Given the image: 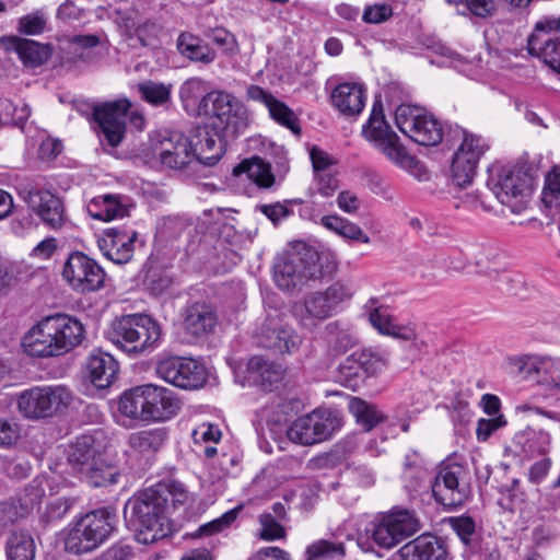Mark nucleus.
Masks as SVG:
<instances>
[{
  "label": "nucleus",
  "mask_w": 560,
  "mask_h": 560,
  "mask_svg": "<svg viewBox=\"0 0 560 560\" xmlns=\"http://www.w3.org/2000/svg\"><path fill=\"white\" fill-rule=\"evenodd\" d=\"M238 512L240 508H235L225 512L222 516L200 526L196 536H209L222 532L236 520Z\"/></svg>",
  "instance_id": "53"
},
{
  "label": "nucleus",
  "mask_w": 560,
  "mask_h": 560,
  "mask_svg": "<svg viewBox=\"0 0 560 560\" xmlns=\"http://www.w3.org/2000/svg\"><path fill=\"white\" fill-rule=\"evenodd\" d=\"M351 298L352 291L347 284L335 282L325 291L308 294L304 303L295 307V314L304 327L311 328L332 316Z\"/></svg>",
  "instance_id": "10"
},
{
  "label": "nucleus",
  "mask_w": 560,
  "mask_h": 560,
  "mask_svg": "<svg viewBox=\"0 0 560 560\" xmlns=\"http://www.w3.org/2000/svg\"><path fill=\"white\" fill-rule=\"evenodd\" d=\"M88 212L94 219L112 221L127 215V208L120 202L118 196L104 195L90 201Z\"/></svg>",
  "instance_id": "35"
},
{
  "label": "nucleus",
  "mask_w": 560,
  "mask_h": 560,
  "mask_svg": "<svg viewBox=\"0 0 560 560\" xmlns=\"http://www.w3.org/2000/svg\"><path fill=\"white\" fill-rule=\"evenodd\" d=\"M337 205L343 212L354 214L361 208V200L355 192L343 190L337 197Z\"/></svg>",
  "instance_id": "64"
},
{
  "label": "nucleus",
  "mask_w": 560,
  "mask_h": 560,
  "mask_svg": "<svg viewBox=\"0 0 560 560\" xmlns=\"http://www.w3.org/2000/svg\"><path fill=\"white\" fill-rule=\"evenodd\" d=\"M315 189L323 197H331L338 189L337 178L330 172L315 175Z\"/></svg>",
  "instance_id": "61"
},
{
  "label": "nucleus",
  "mask_w": 560,
  "mask_h": 560,
  "mask_svg": "<svg viewBox=\"0 0 560 560\" xmlns=\"http://www.w3.org/2000/svg\"><path fill=\"white\" fill-rule=\"evenodd\" d=\"M233 174L235 176L245 174L248 179L265 188L270 187L275 182L270 166L259 158L243 161L234 167Z\"/></svg>",
  "instance_id": "37"
},
{
  "label": "nucleus",
  "mask_w": 560,
  "mask_h": 560,
  "mask_svg": "<svg viewBox=\"0 0 560 560\" xmlns=\"http://www.w3.org/2000/svg\"><path fill=\"white\" fill-rule=\"evenodd\" d=\"M62 277L74 291L86 293L102 289L106 275L94 259L74 252L63 265Z\"/></svg>",
  "instance_id": "14"
},
{
  "label": "nucleus",
  "mask_w": 560,
  "mask_h": 560,
  "mask_svg": "<svg viewBox=\"0 0 560 560\" xmlns=\"http://www.w3.org/2000/svg\"><path fill=\"white\" fill-rule=\"evenodd\" d=\"M323 276L320 254L304 242H296L279 254L273 264L276 284L284 291L301 288Z\"/></svg>",
  "instance_id": "2"
},
{
  "label": "nucleus",
  "mask_w": 560,
  "mask_h": 560,
  "mask_svg": "<svg viewBox=\"0 0 560 560\" xmlns=\"http://www.w3.org/2000/svg\"><path fill=\"white\" fill-rule=\"evenodd\" d=\"M166 504L167 499L153 488L137 493L126 502L124 517L138 542L153 544L171 533Z\"/></svg>",
  "instance_id": "1"
},
{
  "label": "nucleus",
  "mask_w": 560,
  "mask_h": 560,
  "mask_svg": "<svg viewBox=\"0 0 560 560\" xmlns=\"http://www.w3.org/2000/svg\"><path fill=\"white\" fill-rule=\"evenodd\" d=\"M370 323L383 335H388L395 323L387 307L380 306L371 310L369 315Z\"/></svg>",
  "instance_id": "55"
},
{
  "label": "nucleus",
  "mask_w": 560,
  "mask_h": 560,
  "mask_svg": "<svg viewBox=\"0 0 560 560\" xmlns=\"http://www.w3.org/2000/svg\"><path fill=\"white\" fill-rule=\"evenodd\" d=\"M31 116V108L23 102H13L10 98H0V124L23 128Z\"/></svg>",
  "instance_id": "42"
},
{
  "label": "nucleus",
  "mask_w": 560,
  "mask_h": 560,
  "mask_svg": "<svg viewBox=\"0 0 560 560\" xmlns=\"http://www.w3.org/2000/svg\"><path fill=\"white\" fill-rule=\"evenodd\" d=\"M135 231L108 229L98 238L97 244L104 256L115 264H127L133 255Z\"/></svg>",
  "instance_id": "23"
},
{
  "label": "nucleus",
  "mask_w": 560,
  "mask_h": 560,
  "mask_svg": "<svg viewBox=\"0 0 560 560\" xmlns=\"http://www.w3.org/2000/svg\"><path fill=\"white\" fill-rule=\"evenodd\" d=\"M141 98L153 106H162L171 100L172 85L151 80L138 84Z\"/></svg>",
  "instance_id": "46"
},
{
  "label": "nucleus",
  "mask_w": 560,
  "mask_h": 560,
  "mask_svg": "<svg viewBox=\"0 0 560 560\" xmlns=\"http://www.w3.org/2000/svg\"><path fill=\"white\" fill-rule=\"evenodd\" d=\"M402 560H447L446 542L436 536L423 534L399 549Z\"/></svg>",
  "instance_id": "25"
},
{
  "label": "nucleus",
  "mask_w": 560,
  "mask_h": 560,
  "mask_svg": "<svg viewBox=\"0 0 560 560\" xmlns=\"http://www.w3.org/2000/svg\"><path fill=\"white\" fill-rule=\"evenodd\" d=\"M488 148L480 136L463 132V140L452 161V179L458 187H466L472 182L478 163Z\"/></svg>",
  "instance_id": "15"
},
{
  "label": "nucleus",
  "mask_w": 560,
  "mask_h": 560,
  "mask_svg": "<svg viewBox=\"0 0 560 560\" xmlns=\"http://www.w3.org/2000/svg\"><path fill=\"white\" fill-rule=\"evenodd\" d=\"M393 15V9L387 3H376L372 5H366L362 20L369 24H380L387 21Z\"/></svg>",
  "instance_id": "57"
},
{
  "label": "nucleus",
  "mask_w": 560,
  "mask_h": 560,
  "mask_svg": "<svg viewBox=\"0 0 560 560\" xmlns=\"http://www.w3.org/2000/svg\"><path fill=\"white\" fill-rule=\"evenodd\" d=\"M118 362L115 358L103 351H93L85 362L86 376L98 389L109 387L118 375Z\"/></svg>",
  "instance_id": "27"
},
{
  "label": "nucleus",
  "mask_w": 560,
  "mask_h": 560,
  "mask_svg": "<svg viewBox=\"0 0 560 560\" xmlns=\"http://www.w3.org/2000/svg\"><path fill=\"white\" fill-rule=\"evenodd\" d=\"M337 380L346 387L352 389L357 388L365 380L362 368L359 364L354 352L339 364Z\"/></svg>",
  "instance_id": "44"
},
{
  "label": "nucleus",
  "mask_w": 560,
  "mask_h": 560,
  "mask_svg": "<svg viewBox=\"0 0 560 560\" xmlns=\"http://www.w3.org/2000/svg\"><path fill=\"white\" fill-rule=\"evenodd\" d=\"M363 133L368 140L373 141L374 144L388 138L389 135H395L390 127L385 121L382 107L374 104L368 124L363 127Z\"/></svg>",
  "instance_id": "45"
},
{
  "label": "nucleus",
  "mask_w": 560,
  "mask_h": 560,
  "mask_svg": "<svg viewBox=\"0 0 560 560\" xmlns=\"http://www.w3.org/2000/svg\"><path fill=\"white\" fill-rule=\"evenodd\" d=\"M395 121L404 135L421 145H436L443 139L441 124L420 107L406 104L398 106Z\"/></svg>",
  "instance_id": "12"
},
{
  "label": "nucleus",
  "mask_w": 560,
  "mask_h": 560,
  "mask_svg": "<svg viewBox=\"0 0 560 560\" xmlns=\"http://www.w3.org/2000/svg\"><path fill=\"white\" fill-rule=\"evenodd\" d=\"M7 556L9 560H34L35 542L26 530L13 532L7 542Z\"/></svg>",
  "instance_id": "39"
},
{
  "label": "nucleus",
  "mask_w": 560,
  "mask_h": 560,
  "mask_svg": "<svg viewBox=\"0 0 560 560\" xmlns=\"http://www.w3.org/2000/svg\"><path fill=\"white\" fill-rule=\"evenodd\" d=\"M47 24V16L42 11H35L19 20V32L25 35H39Z\"/></svg>",
  "instance_id": "52"
},
{
  "label": "nucleus",
  "mask_w": 560,
  "mask_h": 560,
  "mask_svg": "<svg viewBox=\"0 0 560 560\" xmlns=\"http://www.w3.org/2000/svg\"><path fill=\"white\" fill-rule=\"evenodd\" d=\"M208 90L207 82L201 78H190L186 80L180 89L179 96L183 102H196L198 98H202Z\"/></svg>",
  "instance_id": "54"
},
{
  "label": "nucleus",
  "mask_w": 560,
  "mask_h": 560,
  "mask_svg": "<svg viewBox=\"0 0 560 560\" xmlns=\"http://www.w3.org/2000/svg\"><path fill=\"white\" fill-rule=\"evenodd\" d=\"M469 12L480 19L492 16L497 11V0H463Z\"/></svg>",
  "instance_id": "59"
},
{
  "label": "nucleus",
  "mask_w": 560,
  "mask_h": 560,
  "mask_svg": "<svg viewBox=\"0 0 560 560\" xmlns=\"http://www.w3.org/2000/svg\"><path fill=\"white\" fill-rule=\"evenodd\" d=\"M145 385L148 422H164L178 413L182 402L174 392L154 384Z\"/></svg>",
  "instance_id": "24"
},
{
  "label": "nucleus",
  "mask_w": 560,
  "mask_h": 560,
  "mask_svg": "<svg viewBox=\"0 0 560 560\" xmlns=\"http://www.w3.org/2000/svg\"><path fill=\"white\" fill-rule=\"evenodd\" d=\"M468 475V470L463 465L456 463L442 465L431 481L434 500L446 508L463 505L470 493Z\"/></svg>",
  "instance_id": "11"
},
{
  "label": "nucleus",
  "mask_w": 560,
  "mask_h": 560,
  "mask_svg": "<svg viewBox=\"0 0 560 560\" xmlns=\"http://www.w3.org/2000/svg\"><path fill=\"white\" fill-rule=\"evenodd\" d=\"M179 52L195 62L210 65L214 61L217 54L208 45L202 44L200 38L190 34L182 33L177 38Z\"/></svg>",
  "instance_id": "34"
},
{
  "label": "nucleus",
  "mask_w": 560,
  "mask_h": 560,
  "mask_svg": "<svg viewBox=\"0 0 560 560\" xmlns=\"http://www.w3.org/2000/svg\"><path fill=\"white\" fill-rule=\"evenodd\" d=\"M354 353L365 377L381 372L388 363V358L384 353L371 350H360Z\"/></svg>",
  "instance_id": "48"
},
{
  "label": "nucleus",
  "mask_w": 560,
  "mask_h": 560,
  "mask_svg": "<svg viewBox=\"0 0 560 560\" xmlns=\"http://www.w3.org/2000/svg\"><path fill=\"white\" fill-rule=\"evenodd\" d=\"M331 101L342 115L354 117L363 110L366 93L363 86L358 83H340L334 89Z\"/></svg>",
  "instance_id": "28"
},
{
  "label": "nucleus",
  "mask_w": 560,
  "mask_h": 560,
  "mask_svg": "<svg viewBox=\"0 0 560 560\" xmlns=\"http://www.w3.org/2000/svg\"><path fill=\"white\" fill-rule=\"evenodd\" d=\"M249 378L264 390L270 389L282 380V368L262 357L255 355L248 360Z\"/></svg>",
  "instance_id": "31"
},
{
  "label": "nucleus",
  "mask_w": 560,
  "mask_h": 560,
  "mask_svg": "<svg viewBox=\"0 0 560 560\" xmlns=\"http://www.w3.org/2000/svg\"><path fill=\"white\" fill-rule=\"evenodd\" d=\"M156 375L163 381L183 389H197L207 382L206 369L192 359L170 357L160 360Z\"/></svg>",
  "instance_id": "16"
},
{
  "label": "nucleus",
  "mask_w": 560,
  "mask_h": 560,
  "mask_svg": "<svg viewBox=\"0 0 560 560\" xmlns=\"http://www.w3.org/2000/svg\"><path fill=\"white\" fill-rule=\"evenodd\" d=\"M528 50L560 73V19L539 21L528 38Z\"/></svg>",
  "instance_id": "17"
},
{
  "label": "nucleus",
  "mask_w": 560,
  "mask_h": 560,
  "mask_svg": "<svg viewBox=\"0 0 560 560\" xmlns=\"http://www.w3.org/2000/svg\"><path fill=\"white\" fill-rule=\"evenodd\" d=\"M258 522L260 525L259 537L262 540L272 541L285 536V530L282 526L283 521L276 518L269 511L260 514Z\"/></svg>",
  "instance_id": "49"
},
{
  "label": "nucleus",
  "mask_w": 560,
  "mask_h": 560,
  "mask_svg": "<svg viewBox=\"0 0 560 560\" xmlns=\"http://www.w3.org/2000/svg\"><path fill=\"white\" fill-rule=\"evenodd\" d=\"M210 39L222 48L226 55H235L238 52V44L235 36L224 28H215L209 35Z\"/></svg>",
  "instance_id": "56"
},
{
  "label": "nucleus",
  "mask_w": 560,
  "mask_h": 560,
  "mask_svg": "<svg viewBox=\"0 0 560 560\" xmlns=\"http://www.w3.org/2000/svg\"><path fill=\"white\" fill-rule=\"evenodd\" d=\"M306 553V560H328L337 556H343L345 549L341 542L318 540L307 548Z\"/></svg>",
  "instance_id": "50"
},
{
  "label": "nucleus",
  "mask_w": 560,
  "mask_h": 560,
  "mask_svg": "<svg viewBox=\"0 0 560 560\" xmlns=\"http://www.w3.org/2000/svg\"><path fill=\"white\" fill-rule=\"evenodd\" d=\"M389 161L402 168H411L416 165V160L399 143L398 136L389 135L388 138L374 144Z\"/></svg>",
  "instance_id": "41"
},
{
  "label": "nucleus",
  "mask_w": 560,
  "mask_h": 560,
  "mask_svg": "<svg viewBox=\"0 0 560 560\" xmlns=\"http://www.w3.org/2000/svg\"><path fill=\"white\" fill-rule=\"evenodd\" d=\"M267 109L270 117L278 124L290 129L296 136L301 133L300 120L298 116L283 102L275 97Z\"/></svg>",
  "instance_id": "47"
},
{
  "label": "nucleus",
  "mask_w": 560,
  "mask_h": 560,
  "mask_svg": "<svg viewBox=\"0 0 560 560\" xmlns=\"http://www.w3.org/2000/svg\"><path fill=\"white\" fill-rule=\"evenodd\" d=\"M253 340L258 347L272 350L279 354H294L302 345V337L277 310L266 314L256 327Z\"/></svg>",
  "instance_id": "9"
},
{
  "label": "nucleus",
  "mask_w": 560,
  "mask_h": 560,
  "mask_svg": "<svg viewBox=\"0 0 560 560\" xmlns=\"http://www.w3.org/2000/svg\"><path fill=\"white\" fill-rule=\"evenodd\" d=\"M418 518L407 510L393 511L381 517L372 532L373 540L390 549L419 530Z\"/></svg>",
  "instance_id": "18"
},
{
  "label": "nucleus",
  "mask_w": 560,
  "mask_h": 560,
  "mask_svg": "<svg viewBox=\"0 0 560 560\" xmlns=\"http://www.w3.org/2000/svg\"><path fill=\"white\" fill-rule=\"evenodd\" d=\"M368 187L374 195L385 200L392 201L395 197L392 186L377 174L372 173L368 175Z\"/></svg>",
  "instance_id": "60"
},
{
  "label": "nucleus",
  "mask_w": 560,
  "mask_h": 560,
  "mask_svg": "<svg viewBox=\"0 0 560 560\" xmlns=\"http://www.w3.org/2000/svg\"><path fill=\"white\" fill-rule=\"evenodd\" d=\"M8 48L14 50L21 61L31 68L43 65L50 56V49L32 39L20 37L8 38Z\"/></svg>",
  "instance_id": "32"
},
{
  "label": "nucleus",
  "mask_w": 560,
  "mask_h": 560,
  "mask_svg": "<svg viewBox=\"0 0 560 560\" xmlns=\"http://www.w3.org/2000/svg\"><path fill=\"white\" fill-rule=\"evenodd\" d=\"M73 500L68 498H57L50 501L47 505V517L50 521L61 520L72 508Z\"/></svg>",
  "instance_id": "63"
},
{
  "label": "nucleus",
  "mask_w": 560,
  "mask_h": 560,
  "mask_svg": "<svg viewBox=\"0 0 560 560\" xmlns=\"http://www.w3.org/2000/svg\"><path fill=\"white\" fill-rule=\"evenodd\" d=\"M61 354L68 353L85 339V327L80 319L68 314L48 316Z\"/></svg>",
  "instance_id": "26"
},
{
  "label": "nucleus",
  "mask_w": 560,
  "mask_h": 560,
  "mask_svg": "<svg viewBox=\"0 0 560 560\" xmlns=\"http://www.w3.org/2000/svg\"><path fill=\"white\" fill-rule=\"evenodd\" d=\"M195 141L179 132L153 142V155L170 168L179 170L195 161Z\"/></svg>",
  "instance_id": "21"
},
{
  "label": "nucleus",
  "mask_w": 560,
  "mask_h": 560,
  "mask_svg": "<svg viewBox=\"0 0 560 560\" xmlns=\"http://www.w3.org/2000/svg\"><path fill=\"white\" fill-rule=\"evenodd\" d=\"M198 113L209 115L211 127L222 137L234 138L248 126L245 105L226 92L207 93L199 101Z\"/></svg>",
  "instance_id": "4"
},
{
  "label": "nucleus",
  "mask_w": 560,
  "mask_h": 560,
  "mask_svg": "<svg viewBox=\"0 0 560 560\" xmlns=\"http://www.w3.org/2000/svg\"><path fill=\"white\" fill-rule=\"evenodd\" d=\"M488 186L497 199L518 213L532 191V178L522 170L512 166H492Z\"/></svg>",
  "instance_id": "8"
},
{
  "label": "nucleus",
  "mask_w": 560,
  "mask_h": 560,
  "mask_svg": "<svg viewBox=\"0 0 560 560\" xmlns=\"http://www.w3.org/2000/svg\"><path fill=\"white\" fill-rule=\"evenodd\" d=\"M68 463L81 479L93 487L117 482L118 469L105 463L95 448L92 436L82 435L69 446Z\"/></svg>",
  "instance_id": "6"
},
{
  "label": "nucleus",
  "mask_w": 560,
  "mask_h": 560,
  "mask_svg": "<svg viewBox=\"0 0 560 560\" xmlns=\"http://www.w3.org/2000/svg\"><path fill=\"white\" fill-rule=\"evenodd\" d=\"M506 424L505 419L502 416L491 418V419H480L477 424V439L479 441H487L488 438L499 428H502Z\"/></svg>",
  "instance_id": "62"
},
{
  "label": "nucleus",
  "mask_w": 560,
  "mask_h": 560,
  "mask_svg": "<svg viewBox=\"0 0 560 560\" xmlns=\"http://www.w3.org/2000/svg\"><path fill=\"white\" fill-rule=\"evenodd\" d=\"M147 385L136 386L119 398L120 413L131 420L148 422Z\"/></svg>",
  "instance_id": "33"
},
{
  "label": "nucleus",
  "mask_w": 560,
  "mask_h": 560,
  "mask_svg": "<svg viewBox=\"0 0 560 560\" xmlns=\"http://www.w3.org/2000/svg\"><path fill=\"white\" fill-rule=\"evenodd\" d=\"M100 44L95 35H78L70 42L69 52L72 55L73 62L93 63L97 60V55L93 50Z\"/></svg>",
  "instance_id": "43"
},
{
  "label": "nucleus",
  "mask_w": 560,
  "mask_h": 560,
  "mask_svg": "<svg viewBox=\"0 0 560 560\" xmlns=\"http://www.w3.org/2000/svg\"><path fill=\"white\" fill-rule=\"evenodd\" d=\"M20 196L46 226L52 230L62 228L66 213L63 203L58 196L34 185L21 188Z\"/></svg>",
  "instance_id": "19"
},
{
  "label": "nucleus",
  "mask_w": 560,
  "mask_h": 560,
  "mask_svg": "<svg viewBox=\"0 0 560 560\" xmlns=\"http://www.w3.org/2000/svg\"><path fill=\"white\" fill-rule=\"evenodd\" d=\"M341 425L340 418L330 409H316L292 422L288 430L290 441L313 445L329 439Z\"/></svg>",
  "instance_id": "13"
},
{
  "label": "nucleus",
  "mask_w": 560,
  "mask_h": 560,
  "mask_svg": "<svg viewBox=\"0 0 560 560\" xmlns=\"http://www.w3.org/2000/svg\"><path fill=\"white\" fill-rule=\"evenodd\" d=\"M22 347L25 353L34 358L62 355L48 316L24 335Z\"/></svg>",
  "instance_id": "22"
},
{
  "label": "nucleus",
  "mask_w": 560,
  "mask_h": 560,
  "mask_svg": "<svg viewBox=\"0 0 560 560\" xmlns=\"http://www.w3.org/2000/svg\"><path fill=\"white\" fill-rule=\"evenodd\" d=\"M105 337L122 352L139 357L155 348L161 338V327L149 315L131 314L113 320Z\"/></svg>",
  "instance_id": "3"
},
{
  "label": "nucleus",
  "mask_w": 560,
  "mask_h": 560,
  "mask_svg": "<svg viewBox=\"0 0 560 560\" xmlns=\"http://www.w3.org/2000/svg\"><path fill=\"white\" fill-rule=\"evenodd\" d=\"M130 105L128 100L122 98L105 103L94 109V119L105 140L113 148L119 145L125 136Z\"/></svg>",
  "instance_id": "20"
},
{
  "label": "nucleus",
  "mask_w": 560,
  "mask_h": 560,
  "mask_svg": "<svg viewBox=\"0 0 560 560\" xmlns=\"http://www.w3.org/2000/svg\"><path fill=\"white\" fill-rule=\"evenodd\" d=\"M349 410L355 418L357 422L362 425L365 431H371L380 422L385 420V416L376 406L358 397L350 400Z\"/></svg>",
  "instance_id": "40"
},
{
  "label": "nucleus",
  "mask_w": 560,
  "mask_h": 560,
  "mask_svg": "<svg viewBox=\"0 0 560 560\" xmlns=\"http://www.w3.org/2000/svg\"><path fill=\"white\" fill-rule=\"evenodd\" d=\"M165 440L166 431L163 428H156L130 434L129 445L138 453L150 454L160 450Z\"/></svg>",
  "instance_id": "38"
},
{
  "label": "nucleus",
  "mask_w": 560,
  "mask_h": 560,
  "mask_svg": "<svg viewBox=\"0 0 560 560\" xmlns=\"http://www.w3.org/2000/svg\"><path fill=\"white\" fill-rule=\"evenodd\" d=\"M542 202L547 207H555L560 201V167H553L546 176L542 189Z\"/></svg>",
  "instance_id": "51"
},
{
  "label": "nucleus",
  "mask_w": 560,
  "mask_h": 560,
  "mask_svg": "<svg viewBox=\"0 0 560 560\" xmlns=\"http://www.w3.org/2000/svg\"><path fill=\"white\" fill-rule=\"evenodd\" d=\"M75 395L66 385L34 386L19 394L16 406L26 419L40 420L66 412L74 402Z\"/></svg>",
  "instance_id": "5"
},
{
  "label": "nucleus",
  "mask_w": 560,
  "mask_h": 560,
  "mask_svg": "<svg viewBox=\"0 0 560 560\" xmlns=\"http://www.w3.org/2000/svg\"><path fill=\"white\" fill-rule=\"evenodd\" d=\"M320 223L327 230L351 241L369 244L371 238L357 224L337 214L324 215Z\"/></svg>",
  "instance_id": "36"
},
{
  "label": "nucleus",
  "mask_w": 560,
  "mask_h": 560,
  "mask_svg": "<svg viewBox=\"0 0 560 560\" xmlns=\"http://www.w3.org/2000/svg\"><path fill=\"white\" fill-rule=\"evenodd\" d=\"M215 324V313L205 303L192 304L186 311L184 327L186 332L195 338L210 334Z\"/></svg>",
  "instance_id": "30"
},
{
  "label": "nucleus",
  "mask_w": 560,
  "mask_h": 560,
  "mask_svg": "<svg viewBox=\"0 0 560 560\" xmlns=\"http://www.w3.org/2000/svg\"><path fill=\"white\" fill-rule=\"evenodd\" d=\"M115 523L116 515L108 509L86 513L68 534L66 548L77 555L93 551L108 539Z\"/></svg>",
  "instance_id": "7"
},
{
  "label": "nucleus",
  "mask_w": 560,
  "mask_h": 560,
  "mask_svg": "<svg viewBox=\"0 0 560 560\" xmlns=\"http://www.w3.org/2000/svg\"><path fill=\"white\" fill-rule=\"evenodd\" d=\"M542 371L545 373L544 382L557 389L560 390V359H545L541 361L538 371Z\"/></svg>",
  "instance_id": "58"
},
{
  "label": "nucleus",
  "mask_w": 560,
  "mask_h": 560,
  "mask_svg": "<svg viewBox=\"0 0 560 560\" xmlns=\"http://www.w3.org/2000/svg\"><path fill=\"white\" fill-rule=\"evenodd\" d=\"M221 133L210 135L207 128H198L191 137L195 141V160L200 164L212 166L223 154V139Z\"/></svg>",
  "instance_id": "29"
}]
</instances>
